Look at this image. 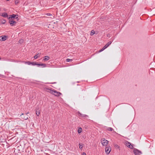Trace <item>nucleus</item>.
Listing matches in <instances>:
<instances>
[{
  "label": "nucleus",
  "instance_id": "obj_24",
  "mask_svg": "<svg viewBox=\"0 0 155 155\" xmlns=\"http://www.w3.org/2000/svg\"><path fill=\"white\" fill-rule=\"evenodd\" d=\"M106 48H105V46H104L103 48L101 49V50H100L99 51V52H101V51H103L104 49H105Z\"/></svg>",
  "mask_w": 155,
  "mask_h": 155
},
{
  "label": "nucleus",
  "instance_id": "obj_20",
  "mask_svg": "<svg viewBox=\"0 0 155 155\" xmlns=\"http://www.w3.org/2000/svg\"><path fill=\"white\" fill-rule=\"evenodd\" d=\"M36 114L37 116H39L40 114V112L39 111L36 110Z\"/></svg>",
  "mask_w": 155,
  "mask_h": 155
},
{
  "label": "nucleus",
  "instance_id": "obj_7",
  "mask_svg": "<svg viewBox=\"0 0 155 155\" xmlns=\"http://www.w3.org/2000/svg\"><path fill=\"white\" fill-rule=\"evenodd\" d=\"M18 18V15L15 14H13L10 15V17H9L8 19H13V18H15L16 19Z\"/></svg>",
  "mask_w": 155,
  "mask_h": 155
},
{
  "label": "nucleus",
  "instance_id": "obj_9",
  "mask_svg": "<svg viewBox=\"0 0 155 155\" xmlns=\"http://www.w3.org/2000/svg\"><path fill=\"white\" fill-rule=\"evenodd\" d=\"M103 142L102 143V144L103 146H107V143H108V141L106 140H105V139H104L103 140Z\"/></svg>",
  "mask_w": 155,
  "mask_h": 155
},
{
  "label": "nucleus",
  "instance_id": "obj_18",
  "mask_svg": "<svg viewBox=\"0 0 155 155\" xmlns=\"http://www.w3.org/2000/svg\"><path fill=\"white\" fill-rule=\"evenodd\" d=\"M114 147L116 148H117V149H118L120 147L119 146V145H117V144H115L114 145Z\"/></svg>",
  "mask_w": 155,
  "mask_h": 155
},
{
  "label": "nucleus",
  "instance_id": "obj_11",
  "mask_svg": "<svg viewBox=\"0 0 155 155\" xmlns=\"http://www.w3.org/2000/svg\"><path fill=\"white\" fill-rule=\"evenodd\" d=\"M1 15L3 17L5 18H6L8 16L7 13L6 12H4V13H2Z\"/></svg>",
  "mask_w": 155,
  "mask_h": 155
},
{
  "label": "nucleus",
  "instance_id": "obj_19",
  "mask_svg": "<svg viewBox=\"0 0 155 155\" xmlns=\"http://www.w3.org/2000/svg\"><path fill=\"white\" fill-rule=\"evenodd\" d=\"M94 34H95V31H94V30H92L91 31V34H90V35H92Z\"/></svg>",
  "mask_w": 155,
  "mask_h": 155
},
{
  "label": "nucleus",
  "instance_id": "obj_37",
  "mask_svg": "<svg viewBox=\"0 0 155 155\" xmlns=\"http://www.w3.org/2000/svg\"><path fill=\"white\" fill-rule=\"evenodd\" d=\"M1 58L0 57V60H1Z\"/></svg>",
  "mask_w": 155,
  "mask_h": 155
},
{
  "label": "nucleus",
  "instance_id": "obj_14",
  "mask_svg": "<svg viewBox=\"0 0 155 155\" xmlns=\"http://www.w3.org/2000/svg\"><path fill=\"white\" fill-rule=\"evenodd\" d=\"M82 130L81 127L79 128L78 130V132L79 134H80L82 131Z\"/></svg>",
  "mask_w": 155,
  "mask_h": 155
},
{
  "label": "nucleus",
  "instance_id": "obj_32",
  "mask_svg": "<svg viewBox=\"0 0 155 155\" xmlns=\"http://www.w3.org/2000/svg\"><path fill=\"white\" fill-rule=\"evenodd\" d=\"M82 155H86V153L84 152L83 153Z\"/></svg>",
  "mask_w": 155,
  "mask_h": 155
},
{
  "label": "nucleus",
  "instance_id": "obj_3",
  "mask_svg": "<svg viewBox=\"0 0 155 155\" xmlns=\"http://www.w3.org/2000/svg\"><path fill=\"white\" fill-rule=\"evenodd\" d=\"M33 65H37L38 66H42L43 68L45 67H46V64H37L36 63V62H32L31 64Z\"/></svg>",
  "mask_w": 155,
  "mask_h": 155
},
{
  "label": "nucleus",
  "instance_id": "obj_26",
  "mask_svg": "<svg viewBox=\"0 0 155 155\" xmlns=\"http://www.w3.org/2000/svg\"><path fill=\"white\" fill-rule=\"evenodd\" d=\"M106 48H105V46H104L103 48L101 49V50H100L99 51V52H101V51H103L104 49H105Z\"/></svg>",
  "mask_w": 155,
  "mask_h": 155
},
{
  "label": "nucleus",
  "instance_id": "obj_16",
  "mask_svg": "<svg viewBox=\"0 0 155 155\" xmlns=\"http://www.w3.org/2000/svg\"><path fill=\"white\" fill-rule=\"evenodd\" d=\"M107 130L108 131H112L114 130V129L111 127H109L107 128Z\"/></svg>",
  "mask_w": 155,
  "mask_h": 155
},
{
  "label": "nucleus",
  "instance_id": "obj_4",
  "mask_svg": "<svg viewBox=\"0 0 155 155\" xmlns=\"http://www.w3.org/2000/svg\"><path fill=\"white\" fill-rule=\"evenodd\" d=\"M134 152L135 155H140L142 154L141 152L137 149H134Z\"/></svg>",
  "mask_w": 155,
  "mask_h": 155
},
{
  "label": "nucleus",
  "instance_id": "obj_13",
  "mask_svg": "<svg viewBox=\"0 0 155 155\" xmlns=\"http://www.w3.org/2000/svg\"><path fill=\"white\" fill-rule=\"evenodd\" d=\"M111 43L112 42L111 41H109L107 44H106V45L104 46L105 48H107L108 46H109L111 44Z\"/></svg>",
  "mask_w": 155,
  "mask_h": 155
},
{
  "label": "nucleus",
  "instance_id": "obj_25",
  "mask_svg": "<svg viewBox=\"0 0 155 155\" xmlns=\"http://www.w3.org/2000/svg\"><path fill=\"white\" fill-rule=\"evenodd\" d=\"M106 48H105V46H104L103 48L101 49V50H100L99 51V52H101V51H103L104 49H105Z\"/></svg>",
  "mask_w": 155,
  "mask_h": 155
},
{
  "label": "nucleus",
  "instance_id": "obj_23",
  "mask_svg": "<svg viewBox=\"0 0 155 155\" xmlns=\"http://www.w3.org/2000/svg\"><path fill=\"white\" fill-rule=\"evenodd\" d=\"M106 48H105V46H104L103 48L101 49V50H100L99 51V52H101V51H103L104 49H105Z\"/></svg>",
  "mask_w": 155,
  "mask_h": 155
},
{
  "label": "nucleus",
  "instance_id": "obj_27",
  "mask_svg": "<svg viewBox=\"0 0 155 155\" xmlns=\"http://www.w3.org/2000/svg\"><path fill=\"white\" fill-rule=\"evenodd\" d=\"M72 60V59H68V58L67 59H66V61L67 62H69V61H71Z\"/></svg>",
  "mask_w": 155,
  "mask_h": 155
},
{
  "label": "nucleus",
  "instance_id": "obj_10",
  "mask_svg": "<svg viewBox=\"0 0 155 155\" xmlns=\"http://www.w3.org/2000/svg\"><path fill=\"white\" fill-rule=\"evenodd\" d=\"M7 37L6 36H2L0 37V40L4 41L6 39Z\"/></svg>",
  "mask_w": 155,
  "mask_h": 155
},
{
  "label": "nucleus",
  "instance_id": "obj_21",
  "mask_svg": "<svg viewBox=\"0 0 155 155\" xmlns=\"http://www.w3.org/2000/svg\"><path fill=\"white\" fill-rule=\"evenodd\" d=\"M22 118L24 119L25 120H27L28 118V116H25L23 117H22Z\"/></svg>",
  "mask_w": 155,
  "mask_h": 155
},
{
  "label": "nucleus",
  "instance_id": "obj_33",
  "mask_svg": "<svg viewBox=\"0 0 155 155\" xmlns=\"http://www.w3.org/2000/svg\"><path fill=\"white\" fill-rule=\"evenodd\" d=\"M29 114L28 112L26 114V116L27 115V114Z\"/></svg>",
  "mask_w": 155,
  "mask_h": 155
},
{
  "label": "nucleus",
  "instance_id": "obj_6",
  "mask_svg": "<svg viewBox=\"0 0 155 155\" xmlns=\"http://www.w3.org/2000/svg\"><path fill=\"white\" fill-rule=\"evenodd\" d=\"M125 145L127 147L131 149H132L133 148V146L131 145V143L127 141L125 142Z\"/></svg>",
  "mask_w": 155,
  "mask_h": 155
},
{
  "label": "nucleus",
  "instance_id": "obj_8",
  "mask_svg": "<svg viewBox=\"0 0 155 155\" xmlns=\"http://www.w3.org/2000/svg\"><path fill=\"white\" fill-rule=\"evenodd\" d=\"M111 150V149L110 147H106L105 148V151L106 153L109 154Z\"/></svg>",
  "mask_w": 155,
  "mask_h": 155
},
{
  "label": "nucleus",
  "instance_id": "obj_31",
  "mask_svg": "<svg viewBox=\"0 0 155 155\" xmlns=\"http://www.w3.org/2000/svg\"><path fill=\"white\" fill-rule=\"evenodd\" d=\"M47 15H48V16H50V15H52L51 13H48L47 14Z\"/></svg>",
  "mask_w": 155,
  "mask_h": 155
},
{
  "label": "nucleus",
  "instance_id": "obj_36",
  "mask_svg": "<svg viewBox=\"0 0 155 155\" xmlns=\"http://www.w3.org/2000/svg\"><path fill=\"white\" fill-rule=\"evenodd\" d=\"M6 0V1H9V0Z\"/></svg>",
  "mask_w": 155,
  "mask_h": 155
},
{
  "label": "nucleus",
  "instance_id": "obj_28",
  "mask_svg": "<svg viewBox=\"0 0 155 155\" xmlns=\"http://www.w3.org/2000/svg\"><path fill=\"white\" fill-rule=\"evenodd\" d=\"M19 3L18 0H16L15 2V5Z\"/></svg>",
  "mask_w": 155,
  "mask_h": 155
},
{
  "label": "nucleus",
  "instance_id": "obj_35",
  "mask_svg": "<svg viewBox=\"0 0 155 155\" xmlns=\"http://www.w3.org/2000/svg\"><path fill=\"white\" fill-rule=\"evenodd\" d=\"M52 84H54V83H55V82H54V83H52Z\"/></svg>",
  "mask_w": 155,
  "mask_h": 155
},
{
  "label": "nucleus",
  "instance_id": "obj_34",
  "mask_svg": "<svg viewBox=\"0 0 155 155\" xmlns=\"http://www.w3.org/2000/svg\"><path fill=\"white\" fill-rule=\"evenodd\" d=\"M24 115V114L23 113H22L21 115V116L22 115Z\"/></svg>",
  "mask_w": 155,
  "mask_h": 155
},
{
  "label": "nucleus",
  "instance_id": "obj_30",
  "mask_svg": "<svg viewBox=\"0 0 155 155\" xmlns=\"http://www.w3.org/2000/svg\"><path fill=\"white\" fill-rule=\"evenodd\" d=\"M23 41V40L22 39L18 41V42L20 43H22Z\"/></svg>",
  "mask_w": 155,
  "mask_h": 155
},
{
  "label": "nucleus",
  "instance_id": "obj_29",
  "mask_svg": "<svg viewBox=\"0 0 155 155\" xmlns=\"http://www.w3.org/2000/svg\"><path fill=\"white\" fill-rule=\"evenodd\" d=\"M79 147L80 149H82L83 146V145H81L80 144H79Z\"/></svg>",
  "mask_w": 155,
  "mask_h": 155
},
{
  "label": "nucleus",
  "instance_id": "obj_15",
  "mask_svg": "<svg viewBox=\"0 0 155 155\" xmlns=\"http://www.w3.org/2000/svg\"><path fill=\"white\" fill-rule=\"evenodd\" d=\"M25 64H27L28 65H30L31 64L32 62L29 61H25Z\"/></svg>",
  "mask_w": 155,
  "mask_h": 155
},
{
  "label": "nucleus",
  "instance_id": "obj_2",
  "mask_svg": "<svg viewBox=\"0 0 155 155\" xmlns=\"http://www.w3.org/2000/svg\"><path fill=\"white\" fill-rule=\"evenodd\" d=\"M9 23L11 26H14L17 23V22L14 21L13 19H9Z\"/></svg>",
  "mask_w": 155,
  "mask_h": 155
},
{
  "label": "nucleus",
  "instance_id": "obj_12",
  "mask_svg": "<svg viewBox=\"0 0 155 155\" xmlns=\"http://www.w3.org/2000/svg\"><path fill=\"white\" fill-rule=\"evenodd\" d=\"M49 57L48 56H45L44 57L43 60L44 61H47L49 59Z\"/></svg>",
  "mask_w": 155,
  "mask_h": 155
},
{
  "label": "nucleus",
  "instance_id": "obj_5",
  "mask_svg": "<svg viewBox=\"0 0 155 155\" xmlns=\"http://www.w3.org/2000/svg\"><path fill=\"white\" fill-rule=\"evenodd\" d=\"M78 115L79 116L82 117L83 119H85V118L87 119L88 117V116L87 115L81 114L79 112H78Z\"/></svg>",
  "mask_w": 155,
  "mask_h": 155
},
{
  "label": "nucleus",
  "instance_id": "obj_17",
  "mask_svg": "<svg viewBox=\"0 0 155 155\" xmlns=\"http://www.w3.org/2000/svg\"><path fill=\"white\" fill-rule=\"evenodd\" d=\"M40 55V54H37L36 55H35L34 58L35 59H37L38 57V56H39Z\"/></svg>",
  "mask_w": 155,
  "mask_h": 155
},
{
  "label": "nucleus",
  "instance_id": "obj_22",
  "mask_svg": "<svg viewBox=\"0 0 155 155\" xmlns=\"http://www.w3.org/2000/svg\"><path fill=\"white\" fill-rule=\"evenodd\" d=\"M1 22H2V24H5L6 22V21L5 20L3 19L2 20Z\"/></svg>",
  "mask_w": 155,
  "mask_h": 155
},
{
  "label": "nucleus",
  "instance_id": "obj_1",
  "mask_svg": "<svg viewBox=\"0 0 155 155\" xmlns=\"http://www.w3.org/2000/svg\"><path fill=\"white\" fill-rule=\"evenodd\" d=\"M47 91L51 94L56 96H59L61 94L59 92H57L55 90H52L49 88H47Z\"/></svg>",
  "mask_w": 155,
  "mask_h": 155
}]
</instances>
